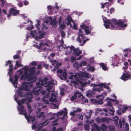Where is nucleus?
Listing matches in <instances>:
<instances>
[{
  "instance_id": "obj_1",
  "label": "nucleus",
  "mask_w": 131,
  "mask_h": 131,
  "mask_svg": "<svg viewBox=\"0 0 131 131\" xmlns=\"http://www.w3.org/2000/svg\"><path fill=\"white\" fill-rule=\"evenodd\" d=\"M32 85L30 82L23 83L22 86L18 88L15 96V100L18 104L17 108L19 113L24 115L28 122L31 121L33 122L35 119L34 117L28 116L31 112V107L29 105L28 103L31 102V99L32 96L31 93L29 92L25 95L23 91L29 90V88Z\"/></svg>"
},
{
  "instance_id": "obj_2",
  "label": "nucleus",
  "mask_w": 131,
  "mask_h": 131,
  "mask_svg": "<svg viewBox=\"0 0 131 131\" xmlns=\"http://www.w3.org/2000/svg\"><path fill=\"white\" fill-rule=\"evenodd\" d=\"M37 65L36 62L35 61H32L30 63L28 66H25L23 67L22 69H20L17 71L16 74L14 77L11 79L10 78V79L12 82V83L15 88L17 87L18 83V79L19 76H20V79L21 80H27L28 81H31V82H35L36 81L37 78L36 77L32 78L31 74L34 73L35 71V67H33L29 69V67L30 65L36 66Z\"/></svg>"
},
{
  "instance_id": "obj_3",
  "label": "nucleus",
  "mask_w": 131,
  "mask_h": 131,
  "mask_svg": "<svg viewBox=\"0 0 131 131\" xmlns=\"http://www.w3.org/2000/svg\"><path fill=\"white\" fill-rule=\"evenodd\" d=\"M91 75L86 72H79L76 73L74 75H71L69 78L67 82L71 86L75 85L76 86H79L80 88L83 87L86 85V83L82 82L89 78Z\"/></svg>"
},
{
  "instance_id": "obj_4",
  "label": "nucleus",
  "mask_w": 131,
  "mask_h": 131,
  "mask_svg": "<svg viewBox=\"0 0 131 131\" xmlns=\"http://www.w3.org/2000/svg\"><path fill=\"white\" fill-rule=\"evenodd\" d=\"M102 17L104 23V25L106 29L116 28L119 30H124V28L127 26V24H124V20H123L106 19V18L104 17L103 16Z\"/></svg>"
},
{
  "instance_id": "obj_5",
  "label": "nucleus",
  "mask_w": 131,
  "mask_h": 131,
  "mask_svg": "<svg viewBox=\"0 0 131 131\" xmlns=\"http://www.w3.org/2000/svg\"><path fill=\"white\" fill-rule=\"evenodd\" d=\"M90 23L89 21L85 20L80 25L81 28L79 30L78 37L77 39V40L79 42L82 46L85 43L86 41L89 40L88 39L85 40V37L83 35L84 34L82 31V29L84 30L86 34H90L91 32L90 29L89 27L87 26Z\"/></svg>"
},
{
  "instance_id": "obj_6",
  "label": "nucleus",
  "mask_w": 131,
  "mask_h": 131,
  "mask_svg": "<svg viewBox=\"0 0 131 131\" xmlns=\"http://www.w3.org/2000/svg\"><path fill=\"white\" fill-rule=\"evenodd\" d=\"M48 19L51 20L50 24V25H52V27H55L58 26V23L56 21V20H58L59 24L61 28H63L65 27V26L63 23L62 24H61L62 19V17L61 16L59 17L58 16H56L54 17L53 18L52 17L49 16L48 17Z\"/></svg>"
},
{
  "instance_id": "obj_7",
  "label": "nucleus",
  "mask_w": 131,
  "mask_h": 131,
  "mask_svg": "<svg viewBox=\"0 0 131 131\" xmlns=\"http://www.w3.org/2000/svg\"><path fill=\"white\" fill-rule=\"evenodd\" d=\"M89 84L91 87H93L92 89L94 91H97L98 92H100L101 91L103 90V88L108 89V92L111 91V90L109 89V87L103 83L100 84L98 85L94 84H90L89 83Z\"/></svg>"
},
{
  "instance_id": "obj_8",
  "label": "nucleus",
  "mask_w": 131,
  "mask_h": 131,
  "mask_svg": "<svg viewBox=\"0 0 131 131\" xmlns=\"http://www.w3.org/2000/svg\"><path fill=\"white\" fill-rule=\"evenodd\" d=\"M59 49V50H61V49H63L65 52V54L67 55L71 54L74 51V48L72 46L69 47V46H67L66 45L62 46L60 45L57 47Z\"/></svg>"
},
{
  "instance_id": "obj_9",
  "label": "nucleus",
  "mask_w": 131,
  "mask_h": 131,
  "mask_svg": "<svg viewBox=\"0 0 131 131\" xmlns=\"http://www.w3.org/2000/svg\"><path fill=\"white\" fill-rule=\"evenodd\" d=\"M80 98L82 101V103L84 102L88 103V100H85L84 97L82 95L81 92H79L78 91H76L74 93V95L72 96L71 98V100H73L75 99L77 97Z\"/></svg>"
},
{
  "instance_id": "obj_10",
  "label": "nucleus",
  "mask_w": 131,
  "mask_h": 131,
  "mask_svg": "<svg viewBox=\"0 0 131 131\" xmlns=\"http://www.w3.org/2000/svg\"><path fill=\"white\" fill-rule=\"evenodd\" d=\"M92 131H101L98 126L96 124H94L92 125ZM102 131H107V127L104 124H102L101 127Z\"/></svg>"
},
{
  "instance_id": "obj_11",
  "label": "nucleus",
  "mask_w": 131,
  "mask_h": 131,
  "mask_svg": "<svg viewBox=\"0 0 131 131\" xmlns=\"http://www.w3.org/2000/svg\"><path fill=\"white\" fill-rule=\"evenodd\" d=\"M36 21L37 22V23L36 24V26L37 29L39 30L41 27L39 24V21L38 19H37ZM48 22L47 21L43 22L41 27V29H47L48 27Z\"/></svg>"
},
{
  "instance_id": "obj_12",
  "label": "nucleus",
  "mask_w": 131,
  "mask_h": 131,
  "mask_svg": "<svg viewBox=\"0 0 131 131\" xmlns=\"http://www.w3.org/2000/svg\"><path fill=\"white\" fill-rule=\"evenodd\" d=\"M57 73L58 76L61 80H66L67 78V73L66 71L63 72L61 69L57 70Z\"/></svg>"
},
{
  "instance_id": "obj_13",
  "label": "nucleus",
  "mask_w": 131,
  "mask_h": 131,
  "mask_svg": "<svg viewBox=\"0 0 131 131\" xmlns=\"http://www.w3.org/2000/svg\"><path fill=\"white\" fill-rule=\"evenodd\" d=\"M118 117L116 116H115L113 118V120L111 122L113 121L114 122V126L110 125H109L108 126V128L110 131H113L115 129V127H116L118 125Z\"/></svg>"
},
{
  "instance_id": "obj_14",
  "label": "nucleus",
  "mask_w": 131,
  "mask_h": 131,
  "mask_svg": "<svg viewBox=\"0 0 131 131\" xmlns=\"http://www.w3.org/2000/svg\"><path fill=\"white\" fill-rule=\"evenodd\" d=\"M57 84L56 80H52L51 81L48 83V88L47 89V90L48 92L53 91V85Z\"/></svg>"
},
{
  "instance_id": "obj_15",
  "label": "nucleus",
  "mask_w": 131,
  "mask_h": 131,
  "mask_svg": "<svg viewBox=\"0 0 131 131\" xmlns=\"http://www.w3.org/2000/svg\"><path fill=\"white\" fill-rule=\"evenodd\" d=\"M48 120H47L46 122L42 124H40L37 125H33L32 128L33 129H37L38 130L40 129L42 127L45 126L46 125L47 123L49 122Z\"/></svg>"
},
{
  "instance_id": "obj_16",
  "label": "nucleus",
  "mask_w": 131,
  "mask_h": 131,
  "mask_svg": "<svg viewBox=\"0 0 131 131\" xmlns=\"http://www.w3.org/2000/svg\"><path fill=\"white\" fill-rule=\"evenodd\" d=\"M102 6L101 8H104L106 7L107 9V13H110L111 14L113 13L114 11V9L113 8H110V11L108 10L109 8L108 3L107 2L104 4H101Z\"/></svg>"
},
{
  "instance_id": "obj_17",
  "label": "nucleus",
  "mask_w": 131,
  "mask_h": 131,
  "mask_svg": "<svg viewBox=\"0 0 131 131\" xmlns=\"http://www.w3.org/2000/svg\"><path fill=\"white\" fill-rule=\"evenodd\" d=\"M47 80L48 79L47 78H45L43 80H39V81L38 82L36 83V85L37 86L38 88H40L42 87V86L45 85L47 83Z\"/></svg>"
},
{
  "instance_id": "obj_18",
  "label": "nucleus",
  "mask_w": 131,
  "mask_h": 131,
  "mask_svg": "<svg viewBox=\"0 0 131 131\" xmlns=\"http://www.w3.org/2000/svg\"><path fill=\"white\" fill-rule=\"evenodd\" d=\"M10 13L13 16H16L19 14V10H17L16 7H12L9 11Z\"/></svg>"
},
{
  "instance_id": "obj_19",
  "label": "nucleus",
  "mask_w": 131,
  "mask_h": 131,
  "mask_svg": "<svg viewBox=\"0 0 131 131\" xmlns=\"http://www.w3.org/2000/svg\"><path fill=\"white\" fill-rule=\"evenodd\" d=\"M48 47V45L46 43L43 44L42 43H40L39 45H37L36 47L39 49L40 50H43Z\"/></svg>"
},
{
  "instance_id": "obj_20",
  "label": "nucleus",
  "mask_w": 131,
  "mask_h": 131,
  "mask_svg": "<svg viewBox=\"0 0 131 131\" xmlns=\"http://www.w3.org/2000/svg\"><path fill=\"white\" fill-rule=\"evenodd\" d=\"M112 59H113L114 61H113V63L112 65L113 66H117V64H115L114 63L115 62L119 63L121 60L120 58L117 55L115 54L114 56L112 57Z\"/></svg>"
},
{
  "instance_id": "obj_21",
  "label": "nucleus",
  "mask_w": 131,
  "mask_h": 131,
  "mask_svg": "<svg viewBox=\"0 0 131 131\" xmlns=\"http://www.w3.org/2000/svg\"><path fill=\"white\" fill-rule=\"evenodd\" d=\"M57 93L56 92H53L51 93V95L49 100L51 102H57Z\"/></svg>"
},
{
  "instance_id": "obj_22",
  "label": "nucleus",
  "mask_w": 131,
  "mask_h": 131,
  "mask_svg": "<svg viewBox=\"0 0 131 131\" xmlns=\"http://www.w3.org/2000/svg\"><path fill=\"white\" fill-rule=\"evenodd\" d=\"M130 75L128 73H123V75L121 77V78L124 81H125L130 78Z\"/></svg>"
},
{
  "instance_id": "obj_23",
  "label": "nucleus",
  "mask_w": 131,
  "mask_h": 131,
  "mask_svg": "<svg viewBox=\"0 0 131 131\" xmlns=\"http://www.w3.org/2000/svg\"><path fill=\"white\" fill-rule=\"evenodd\" d=\"M12 61H10V60L6 61V62L5 66H7L8 64H9V72H8V74L9 75H10L11 74V72L12 71L13 69L12 67H13V64L11 63Z\"/></svg>"
},
{
  "instance_id": "obj_24",
  "label": "nucleus",
  "mask_w": 131,
  "mask_h": 131,
  "mask_svg": "<svg viewBox=\"0 0 131 131\" xmlns=\"http://www.w3.org/2000/svg\"><path fill=\"white\" fill-rule=\"evenodd\" d=\"M41 92L42 93V95H43L45 94V91H42L40 89H37L36 88V89H34L32 92V93L36 95H38Z\"/></svg>"
},
{
  "instance_id": "obj_25",
  "label": "nucleus",
  "mask_w": 131,
  "mask_h": 131,
  "mask_svg": "<svg viewBox=\"0 0 131 131\" xmlns=\"http://www.w3.org/2000/svg\"><path fill=\"white\" fill-rule=\"evenodd\" d=\"M30 34L31 36L34 37L36 40H38V35L37 33L36 30L31 31L30 32Z\"/></svg>"
},
{
  "instance_id": "obj_26",
  "label": "nucleus",
  "mask_w": 131,
  "mask_h": 131,
  "mask_svg": "<svg viewBox=\"0 0 131 131\" xmlns=\"http://www.w3.org/2000/svg\"><path fill=\"white\" fill-rule=\"evenodd\" d=\"M23 65L21 64V61L20 60L16 61L15 66L13 68V69L15 70L17 69L19 67L23 66Z\"/></svg>"
},
{
  "instance_id": "obj_27",
  "label": "nucleus",
  "mask_w": 131,
  "mask_h": 131,
  "mask_svg": "<svg viewBox=\"0 0 131 131\" xmlns=\"http://www.w3.org/2000/svg\"><path fill=\"white\" fill-rule=\"evenodd\" d=\"M112 121V119L110 118H102L101 119V122L103 123L106 122L107 123H109Z\"/></svg>"
},
{
  "instance_id": "obj_28",
  "label": "nucleus",
  "mask_w": 131,
  "mask_h": 131,
  "mask_svg": "<svg viewBox=\"0 0 131 131\" xmlns=\"http://www.w3.org/2000/svg\"><path fill=\"white\" fill-rule=\"evenodd\" d=\"M40 109H38V111L36 112V113L37 115V117L39 118L44 117V116L43 115V113L42 112L40 113Z\"/></svg>"
},
{
  "instance_id": "obj_29",
  "label": "nucleus",
  "mask_w": 131,
  "mask_h": 131,
  "mask_svg": "<svg viewBox=\"0 0 131 131\" xmlns=\"http://www.w3.org/2000/svg\"><path fill=\"white\" fill-rule=\"evenodd\" d=\"M73 52L75 55L78 56L81 53L82 51L81 50H79V48L75 49L74 48Z\"/></svg>"
},
{
  "instance_id": "obj_30",
  "label": "nucleus",
  "mask_w": 131,
  "mask_h": 131,
  "mask_svg": "<svg viewBox=\"0 0 131 131\" xmlns=\"http://www.w3.org/2000/svg\"><path fill=\"white\" fill-rule=\"evenodd\" d=\"M94 92L91 91H89L87 92L86 95L88 97H90L94 96Z\"/></svg>"
},
{
  "instance_id": "obj_31",
  "label": "nucleus",
  "mask_w": 131,
  "mask_h": 131,
  "mask_svg": "<svg viewBox=\"0 0 131 131\" xmlns=\"http://www.w3.org/2000/svg\"><path fill=\"white\" fill-rule=\"evenodd\" d=\"M71 21L72 22V20L71 17H69L67 19H65L64 22L67 25H69L70 24Z\"/></svg>"
},
{
  "instance_id": "obj_32",
  "label": "nucleus",
  "mask_w": 131,
  "mask_h": 131,
  "mask_svg": "<svg viewBox=\"0 0 131 131\" xmlns=\"http://www.w3.org/2000/svg\"><path fill=\"white\" fill-rule=\"evenodd\" d=\"M39 35H38V40L43 38L44 36L45 33L41 32L40 31H38Z\"/></svg>"
},
{
  "instance_id": "obj_33",
  "label": "nucleus",
  "mask_w": 131,
  "mask_h": 131,
  "mask_svg": "<svg viewBox=\"0 0 131 131\" xmlns=\"http://www.w3.org/2000/svg\"><path fill=\"white\" fill-rule=\"evenodd\" d=\"M49 95V93H47L46 95L45 96L44 98L43 99V101L46 104H47L48 103V100H46L45 99L48 98Z\"/></svg>"
},
{
  "instance_id": "obj_34",
  "label": "nucleus",
  "mask_w": 131,
  "mask_h": 131,
  "mask_svg": "<svg viewBox=\"0 0 131 131\" xmlns=\"http://www.w3.org/2000/svg\"><path fill=\"white\" fill-rule=\"evenodd\" d=\"M87 68H88L87 69L88 71L90 70L92 72L94 71L95 70V68L89 65H88Z\"/></svg>"
},
{
  "instance_id": "obj_35",
  "label": "nucleus",
  "mask_w": 131,
  "mask_h": 131,
  "mask_svg": "<svg viewBox=\"0 0 131 131\" xmlns=\"http://www.w3.org/2000/svg\"><path fill=\"white\" fill-rule=\"evenodd\" d=\"M99 65L102 67V69L103 70H107V67L106 64L103 63H101L99 64Z\"/></svg>"
},
{
  "instance_id": "obj_36",
  "label": "nucleus",
  "mask_w": 131,
  "mask_h": 131,
  "mask_svg": "<svg viewBox=\"0 0 131 131\" xmlns=\"http://www.w3.org/2000/svg\"><path fill=\"white\" fill-rule=\"evenodd\" d=\"M108 110L111 112L110 114L112 115H114L115 111L113 108L112 107V106H110V107H109Z\"/></svg>"
},
{
  "instance_id": "obj_37",
  "label": "nucleus",
  "mask_w": 131,
  "mask_h": 131,
  "mask_svg": "<svg viewBox=\"0 0 131 131\" xmlns=\"http://www.w3.org/2000/svg\"><path fill=\"white\" fill-rule=\"evenodd\" d=\"M92 112V111L90 110L88 113V112L85 113H84V114L85 115V117L86 118H88L91 117V115Z\"/></svg>"
},
{
  "instance_id": "obj_38",
  "label": "nucleus",
  "mask_w": 131,
  "mask_h": 131,
  "mask_svg": "<svg viewBox=\"0 0 131 131\" xmlns=\"http://www.w3.org/2000/svg\"><path fill=\"white\" fill-rule=\"evenodd\" d=\"M124 64L125 66L123 67L122 69L125 72L126 70L127 69V66H128V63L125 62L124 63Z\"/></svg>"
},
{
  "instance_id": "obj_39",
  "label": "nucleus",
  "mask_w": 131,
  "mask_h": 131,
  "mask_svg": "<svg viewBox=\"0 0 131 131\" xmlns=\"http://www.w3.org/2000/svg\"><path fill=\"white\" fill-rule=\"evenodd\" d=\"M51 62H52V64L53 65H54L55 64L56 66H59L61 65V63L57 62L56 61H52Z\"/></svg>"
},
{
  "instance_id": "obj_40",
  "label": "nucleus",
  "mask_w": 131,
  "mask_h": 131,
  "mask_svg": "<svg viewBox=\"0 0 131 131\" xmlns=\"http://www.w3.org/2000/svg\"><path fill=\"white\" fill-rule=\"evenodd\" d=\"M107 100H110L111 101L114 102L115 104H117L118 103V102L116 100L112 99L108 97H107Z\"/></svg>"
},
{
  "instance_id": "obj_41",
  "label": "nucleus",
  "mask_w": 131,
  "mask_h": 131,
  "mask_svg": "<svg viewBox=\"0 0 131 131\" xmlns=\"http://www.w3.org/2000/svg\"><path fill=\"white\" fill-rule=\"evenodd\" d=\"M63 112H64L63 111H61L57 113L53 114V116H56L57 117H58L59 115H62L63 113Z\"/></svg>"
},
{
  "instance_id": "obj_42",
  "label": "nucleus",
  "mask_w": 131,
  "mask_h": 131,
  "mask_svg": "<svg viewBox=\"0 0 131 131\" xmlns=\"http://www.w3.org/2000/svg\"><path fill=\"white\" fill-rule=\"evenodd\" d=\"M125 123V121L124 119H122V120L120 119L119 121V123L121 128L122 127V125H123Z\"/></svg>"
},
{
  "instance_id": "obj_43",
  "label": "nucleus",
  "mask_w": 131,
  "mask_h": 131,
  "mask_svg": "<svg viewBox=\"0 0 131 131\" xmlns=\"http://www.w3.org/2000/svg\"><path fill=\"white\" fill-rule=\"evenodd\" d=\"M123 108L122 110V112L124 113L128 109V107L126 105H124L123 106Z\"/></svg>"
},
{
  "instance_id": "obj_44",
  "label": "nucleus",
  "mask_w": 131,
  "mask_h": 131,
  "mask_svg": "<svg viewBox=\"0 0 131 131\" xmlns=\"http://www.w3.org/2000/svg\"><path fill=\"white\" fill-rule=\"evenodd\" d=\"M86 64L87 63L86 61H82L79 64V66H80V67H82L83 66H86Z\"/></svg>"
},
{
  "instance_id": "obj_45",
  "label": "nucleus",
  "mask_w": 131,
  "mask_h": 131,
  "mask_svg": "<svg viewBox=\"0 0 131 131\" xmlns=\"http://www.w3.org/2000/svg\"><path fill=\"white\" fill-rule=\"evenodd\" d=\"M63 129V128H59L57 130H56V128L55 127H53L52 128V131H62Z\"/></svg>"
},
{
  "instance_id": "obj_46",
  "label": "nucleus",
  "mask_w": 131,
  "mask_h": 131,
  "mask_svg": "<svg viewBox=\"0 0 131 131\" xmlns=\"http://www.w3.org/2000/svg\"><path fill=\"white\" fill-rule=\"evenodd\" d=\"M72 22L73 23V26L72 28L74 30H76L77 29L78 25H76L73 21H72Z\"/></svg>"
},
{
  "instance_id": "obj_47",
  "label": "nucleus",
  "mask_w": 131,
  "mask_h": 131,
  "mask_svg": "<svg viewBox=\"0 0 131 131\" xmlns=\"http://www.w3.org/2000/svg\"><path fill=\"white\" fill-rule=\"evenodd\" d=\"M20 16L21 17H23L24 19L25 18L26 19V20L27 21V22H28V19L27 18V17L25 16L24 14H21Z\"/></svg>"
},
{
  "instance_id": "obj_48",
  "label": "nucleus",
  "mask_w": 131,
  "mask_h": 131,
  "mask_svg": "<svg viewBox=\"0 0 131 131\" xmlns=\"http://www.w3.org/2000/svg\"><path fill=\"white\" fill-rule=\"evenodd\" d=\"M2 2V6L3 7L5 6V5H6L7 3L5 0H1Z\"/></svg>"
},
{
  "instance_id": "obj_49",
  "label": "nucleus",
  "mask_w": 131,
  "mask_h": 131,
  "mask_svg": "<svg viewBox=\"0 0 131 131\" xmlns=\"http://www.w3.org/2000/svg\"><path fill=\"white\" fill-rule=\"evenodd\" d=\"M73 66L74 67H75L77 68L80 67V66H79V64H78V63L77 62H75L73 64Z\"/></svg>"
},
{
  "instance_id": "obj_50",
  "label": "nucleus",
  "mask_w": 131,
  "mask_h": 131,
  "mask_svg": "<svg viewBox=\"0 0 131 131\" xmlns=\"http://www.w3.org/2000/svg\"><path fill=\"white\" fill-rule=\"evenodd\" d=\"M17 5L19 7H22L23 6V2H19Z\"/></svg>"
},
{
  "instance_id": "obj_51",
  "label": "nucleus",
  "mask_w": 131,
  "mask_h": 131,
  "mask_svg": "<svg viewBox=\"0 0 131 131\" xmlns=\"http://www.w3.org/2000/svg\"><path fill=\"white\" fill-rule=\"evenodd\" d=\"M96 97L97 98H99V99H100V101H101L103 100L104 97L102 95L97 96Z\"/></svg>"
},
{
  "instance_id": "obj_52",
  "label": "nucleus",
  "mask_w": 131,
  "mask_h": 131,
  "mask_svg": "<svg viewBox=\"0 0 131 131\" xmlns=\"http://www.w3.org/2000/svg\"><path fill=\"white\" fill-rule=\"evenodd\" d=\"M77 113V111L75 110H74L72 112H71L70 113V114L72 116H73L74 117H75V113Z\"/></svg>"
},
{
  "instance_id": "obj_53",
  "label": "nucleus",
  "mask_w": 131,
  "mask_h": 131,
  "mask_svg": "<svg viewBox=\"0 0 131 131\" xmlns=\"http://www.w3.org/2000/svg\"><path fill=\"white\" fill-rule=\"evenodd\" d=\"M52 106L53 107V108L54 109L57 108V109L58 108V105L56 104H52Z\"/></svg>"
},
{
  "instance_id": "obj_54",
  "label": "nucleus",
  "mask_w": 131,
  "mask_h": 131,
  "mask_svg": "<svg viewBox=\"0 0 131 131\" xmlns=\"http://www.w3.org/2000/svg\"><path fill=\"white\" fill-rule=\"evenodd\" d=\"M24 5L26 6L28 5L29 4V2L28 1L26 0H24L23 1Z\"/></svg>"
},
{
  "instance_id": "obj_55",
  "label": "nucleus",
  "mask_w": 131,
  "mask_h": 131,
  "mask_svg": "<svg viewBox=\"0 0 131 131\" xmlns=\"http://www.w3.org/2000/svg\"><path fill=\"white\" fill-rule=\"evenodd\" d=\"M90 126L89 125H84V128L85 129L87 130H89Z\"/></svg>"
},
{
  "instance_id": "obj_56",
  "label": "nucleus",
  "mask_w": 131,
  "mask_h": 131,
  "mask_svg": "<svg viewBox=\"0 0 131 131\" xmlns=\"http://www.w3.org/2000/svg\"><path fill=\"white\" fill-rule=\"evenodd\" d=\"M47 8L48 10V12H50L49 11L50 10L54 8V7L52 6L51 5H49L47 6Z\"/></svg>"
},
{
  "instance_id": "obj_57",
  "label": "nucleus",
  "mask_w": 131,
  "mask_h": 131,
  "mask_svg": "<svg viewBox=\"0 0 131 131\" xmlns=\"http://www.w3.org/2000/svg\"><path fill=\"white\" fill-rule=\"evenodd\" d=\"M33 26L32 25H30V27H27V29L28 30H31L33 29Z\"/></svg>"
},
{
  "instance_id": "obj_58",
  "label": "nucleus",
  "mask_w": 131,
  "mask_h": 131,
  "mask_svg": "<svg viewBox=\"0 0 131 131\" xmlns=\"http://www.w3.org/2000/svg\"><path fill=\"white\" fill-rule=\"evenodd\" d=\"M125 128L127 130H129V125L127 123H126L125 124Z\"/></svg>"
},
{
  "instance_id": "obj_59",
  "label": "nucleus",
  "mask_w": 131,
  "mask_h": 131,
  "mask_svg": "<svg viewBox=\"0 0 131 131\" xmlns=\"http://www.w3.org/2000/svg\"><path fill=\"white\" fill-rule=\"evenodd\" d=\"M108 2V3L110 4V5H111L113 4L114 1V0H107Z\"/></svg>"
},
{
  "instance_id": "obj_60",
  "label": "nucleus",
  "mask_w": 131,
  "mask_h": 131,
  "mask_svg": "<svg viewBox=\"0 0 131 131\" xmlns=\"http://www.w3.org/2000/svg\"><path fill=\"white\" fill-rule=\"evenodd\" d=\"M58 121L57 119L55 121H54L53 123V125H58V123L56 122Z\"/></svg>"
},
{
  "instance_id": "obj_61",
  "label": "nucleus",
  "mask_w": 131,
  "mask_h": 131,
  "mask_svg": "<svg viewBox=\"0 0 131 131\" xmlns=\"http://www.w3.org/2000/svg\"><path fill=\"white\" fill-rule=\"evenodd\" d=\"M77 59L75 58V57H71V61L72 62H74Z\"/></svg>"
},
{
  "instance_id": "obj_62",
  "label": "nucleus",
  "mask_w": 131,
  "mask_h": 131,
  "mask_svg": "<svg viewBox=\"0 0 131 131\" xmlns=\"http://www.w3.org/2000/svg\"><path fill=\"white\" fill-rule=\"evenodd\" d=\"M121 109L120 108V109H119L118 110H117L116 111V112L117 113V114L120 115L121 114Z\"/></svg>"
},
{
  "instance_id": "obj_63",
  "label": "nucleus",
  "mask_w": 131,
  "mask_h": 131,
  "mask_svg": "<svg viewBox=\"0 0 131 131\" xmlns=\"http://www.w3.org/2000/svg\"><path fill=\"white\" fill-rule=\"evenodd\" d=\"M61 35L62 37H64L65 36V33L63 31H61Z\"/></svg>"
},
{
  "instance_id": "obj_64",
  "label": "nucleus",
  "mask_w": 131,
  "mask_h": 131,
  "mask_svg": "<svg viewBox=\"0 0 131 131\" xmlns=\"http://www.w3.org/2000/svg\"><path fill=\"white\" fill-rule=\"evenodd\" d=\"M96 121L97 123L101 122V119H100L99 117L96 119Z\"/></svg>"
}]
</instances>
